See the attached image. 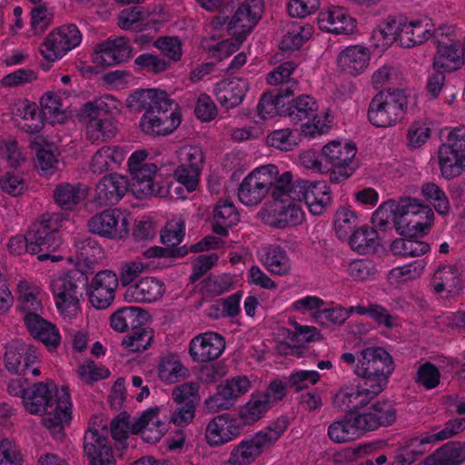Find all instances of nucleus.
Returning <instances> with one entry per match:
<instances>
[{
	"label": "nucleus",
	"instance_id": "1",
	"mask_svg": "<svg viewBox=\"0 0 465 465\" xmlns=\"http://www.w3.org/2000/svg\"><path fill=\"white\" fill-rule=\"evenodd\" d=\"M72 406L68 388L57 389L53 381L34 383L27 388L24 397L27 412L45 414L43 424L56 440H62L65 436L64 428L72 420Z\"/></svg>",
	"mask_w": 465,
	"mask_h": 465
},
{
	"label": "nucleus",
	"instance_id": "2",
	"mask_svg": "<svg viewBox=\"0 0 465 465\" xmlns=\"http://www.w3.org/2000/svg\"><path fill=\"white\" fill-rule=\"evenodd\" d=\"M433 213L418 200L404 197L399 201L388 200L379 206L371 216L372 224L386 231L392 222L399 234L412 235L430 227Z\"/></svg>",
	"mask_w": 465,
	"mask_h": 465
},
{
	"label": "nucleus",
	"instance_id": "3",
	"mask_svg": "<svg viewBox=\"0 0 465 465\" xmlns=\"http://www.w3.org/2000/svg\"><path fill=\"white\" fill-rule=\"evenodd\" d=\"M264 12V0H244L242 3L232 1L225 5L221 13L211 22L214 30H219L226 25L227 32L233 36L236 44L226 40L218 43L216 50L225 53L226 55L232 54L239 48L246 35H249L257 25Z\"/></svg>",
	"mask_w": 465,
	"mask_h": 465
},
{
	"label": "nucleus",
	"instance_id": "4",
	"mask_svg": "<svg viewBox=\"0 0 465 465\" xmlns=\"http://www.w3.org/2000/svg\"><path fill=\"white\" fill-rule=\"evenodd\" d=\"M395 370L392 356L382 347H368L357 354L353 372L361 379L365 391L375 396L388 386L390 377Z\"/></svg>",
	"mask_w": 465,
	"mask_h": 465
},
{
	"label": "nucleus",
	"instance_id": "5",
	"mask_svg": "<svg viewBox=\"0 0 465 465\" xmlns=\"http://www.w3.org/2000/svg\"><path fill=\"white\" fill-rule=\"evenodd\" d=\"M289 426L285 416L276 419L266 429L242 440L231 451L230 465H251L262 453L277 441Z\"/></svg>",
	"mask_w": 465,
	"mask_h": 465
},
{
	"label": "nucleus",
	"instance_id": "6",
	"mask_svg": "<svg viewBox=\"0 0 465 465\" xmlns=\"http://www.w3.org/2000/svg\"><path fill=\"white\" fill-rule=\"evenodd\" d=\"M61 227L60 214L49 213L42 214L29 229L31 254H37V259L42 262L49 259L53 262L60 260L59 256L53 253L59 250L63 242Z\"/></svg>",
	"mask_w": 465,
	"mask_h": 465
},
{
	"label": "nucleus",
	"instance_id": "7",
	"mask_svg": "<svg viewBox=\"0 0 465 465\" xmlns=\"http://www.w3.org/2000/svg\"><path fill=\"white\" fill-rule=\"evenodd\" d=\"M88 280L84 270H72L51 281L50 288L61 313L72 317L80 312V298L88 286Z\"/></svg>",
	"mask_w": 465,
	"mask_h": 465
},
{
	"label": "nucleus",
	"instance_id": "8",
	"mask_svg": "<svg viewBox=\"0 0 465 465\" xmlns=\"http://www.w3.org/2000/svg\"><path fill=\"white\" fill-rule=\"evenodd\" d=\"M408 98L403 90L394 88L378 93L370 102L368 120L375 127L387 128L403 119Z\"/></svg>",
	"mask_w": 465,
	"mask_h": 465
},
{
	"label": "nucleus",
	"instance_id": "9",
	"mask_svg": "<svg viewBox=\"0 0 465 465\" xmlns=\"http://www.w3.org/2000/svg\"><path fill=\"white\" fill-rule=\"evenodd\" d=\"M108 96L87 102L81 111V119L85 124L86 139L92 143L105 142L115 136L117 128L109 116Z\"/></svg>",
	"mask_w": 465,
	"mask_h": 465
},
{
	"label": "nucleus",
	"instance_id": "10",
	"mask_svg": "<svg viewBox=\"0 0 465 465\" xmlns=\"http://www.w3.org/2000/svg\"><path fill=\"white\" fill-rule=\"evenodd\" d=\"M165 105L161 103L141 117L139 125L143 133L151 136H164L172 134L182 122L178 104L168 95Z\"/></svg>",
	"mask_w": 465,
	"mask_h": 465
},
{
	"label": "nucleus",
	"instance_id": "11",
	"mask_svg": "<svg viewBox=\"0 0 465 465\" xmlns=\"http://www.w3.org/2000/svg\"><path fill=\"white\" fill-rule=\"evenodd\" d=\"M282 117H287L293 125H300L305 135L313 137L321 132V119L318 116L317 101L307 94H302L285 103Z\"/></svg>",
	"mask_w": 465,
	"mask_h": 465
},
{
	"label": "nucleus",
	"instance_id": "12",
	"mask_svg": "<svg viewBox=\"0 0 465 465\" xmlns=\"http://www.w3.org/2000/svg\"><path fill=\"white\" fill-rule=\"evenodd\" d=\"M443 177L452 179L465 172V126L454 128L438 151Z\"/></svg>",
	"mask_w": 465,
	"mask_h": 465
},
{
	"label": "nucleus",
	"instance_id": "13",
	"mask_svg": "<svg viewBox=\"0 0 465 465\" xmlns=\"http://www.w3.org/2000/svg\"><path fill=\"white\" fill-rule=\"evenodd\" d=\"M276 165L266 164L253 169L240 183L238 198L246 206H256L269 193L275 181Z\"/></svg>",
	"mask_w": 465,
	"mask_h": 465
},
{
	"label": "nucleus",
	"instance_id": "14",
	"mask_svg": "<svg viewBox=\"0 0 465 465\" xmlns=\"http://www.w3.org/2000/svg\"><path fill=\"white\" fill-rule=\"evenodd\" d=\"M465 430V418H456L447 421L440 431L422 438H412L402 448L401 453L395 456V460L391 465H411L420 456L425 453V445L440 441L453 437Z\"/></svg>",
	"mask_w": 465,
	"mask_h": 465
},
{
	"label": "nucleus",
	"instance_id": "15",
	"mask_svg": "<svg viewBox=\"0 0 465 465\" xmlns=\"http://www.w3.org/2000/svg\"><path fill=\"white\" fill-rule=\"evenodd\" d=\"M356 152L355 144L342 143L340 141H332L322 147V159L331 166L330 180L331 183H339L354 173L353 159Z\"/></svg>",
	"mask_w": 465,
	"mask_h": 465
},
{
	"label": "nucleus",
	"instance_id": "16",
	"mask_svg": "<svg viewBox=\"0 0 465 465\" xmlns=\"http://www.w3.org/2000/svg\"><path fill=\"white\" fill-rule=\"evenodd\" d=\"M106 423L90 422L84 437V451L89 465H116L108 439Z\"/></svg>",
	"mask_w": 465,
	"mask_h": 465
},
{
	"label": "nucleus",
	"instance_id": "17",
	"mask_svg": "<svg viewBox=\"0 0 465 465\" xmlns=\"http://www.w3.org/2000/svg\"><path fill=\"white\" fill-rule=\"evenodd\" d=\"M82 42V34L74 24L64 25L50 32L43 42L40 52L48 62L60 60Z\"/></svg>",
	"mask_w": 465,
	"mask_h": 465
},
{
	"label": "nucleus",
	"instance_id": "18",
	"mask_svg": "<svg viewBox=\"0 0 465 465\" xmlns=\"http://www.w3.org/2000/svg\"><path fill=\"white\" fill-rule=\"evenodd\" d=\"M90 232L107 239H123L129 232V223L119 209H107L93 215L87 223Z\"/></svg>",
	"mask_w": 465,
	"mask_h": 465
},
{
	"label": "nucleus",
	"instance_id": "19",
	"mask_svg": "<svg viewBox=\"0 0 465 465\" xmlns=\"http://www.w3.org/2000/svg\"><path fill=\"white\" fill-rule=\"evenodd\" d=\"M185 234V224L182 220H172L166 223L161 231V242L169 248L171 256L183 257L189 251L192 252H199L209 250L213 247V242H215L214 237H205L198 243H195L188 249L186 245L178 247L182 242Z\"/></svg>",
	"mask_w": 465,
	"mask_h": 465
},
{
	"label": "nucleus",
	"instance_id": "20",
	"mask_svg": "<svg viewBox=\"0 0 465 465\" xmlns=\"http://www.w3.org/2000/svg\"><path fill=\"white\" fill-rule=\"evenodd\" d=\"M119 279L113 271L103 270L95 273L84 288L91 305L99 310L108 308L114 302Z\"/></svg>",
	"mask_w": 465,
	"mask_h": 465
},
{
	"label": "nucleus",
	"instance_id": "21",
	"mask_svg": "<svg viewBox=\"0 0 465 465\" xmlns=\"http://www.w3.org/2000/svg\"><path fill=\"white\" fill-rule=\"evenodd\" d=\"M157 171V165L151 163L130 172L132 178L130 186L137 198L148 195L167 197L170 194V184L167 182L153 181Z\"/></svg>",
	"mask_w": 465,
	"mask_h": 465
},
{
	"label": "nucleus",
	"instance_id": "22",
	"mask_svg": "<svg viewBox=\"0 0 465 465\" xmlns=\"http://www.w3.org/2000/svg\"><path fill=\"white\" fill-rule=\"evenodd\" d=\"M225 349L224 338L214 331L193 337L189 343V354L193 361L209 362L219 358Z\"/></svg>",
	"mask_w": 465,
	"mask_h": 465
},
{
	"label": "nucleus",
	"instance_id": "23",
	"mask_svg": "<svg viewBox=\"0 0 465 465\" xmlns=\"http://www.w3.org/2000/svg\"><path fill=\"white\" fill-rule=\"evenodd\" d=\"M132 52L133 48L125 37L108 39L96 45L93 61L102 66H114L128 61Z\"/></svg>",
	"mask_w": 465,
	"mask_h": 465
},
{
	"label": "nucleus",
	"instance_id": "24",
	"mask_svg": "<svg viewBox=\"0 0 465 465\" xmlns=\"http://www.w3.org/2000/svg\"><path fill=\"white\" fill-rule=\"evenodd\" d=\"M320 29L335 35H348L356 28V20L347 9L341 6H331L318 15Z\"/></svg>",
	"mask_w": 465,
	"mask_h": 465
},
{
	"label": "nucleus",
	"instance_id": "25",
	"mask_svg": "<svg viewBox=\"0 0 465 465\" xmlns=\"http://www.w3.org/2000/svg\"><path fill=\"white\" fill-rule=\"evenodd\" d=\"M241 427L229 414L214 417L206 426L205 440L210 446L223 445L238 436Z\"/></svg>",
	"mask_w": 465,
	"mask_h": 465
},
{
	"label": "nucleus",
	"instance_id": "26",
	"mask_svg": "<svg viewBox=\"0 0 465 465\" xmlns=\"http://www.w3.org/2000/svg\"><path fill=\"white\" fill-rule=\"evenodd\" d=\"M129 187L130 183L125 176L117 173L104 176L96 184L94 201L99 205L116 204Z\"/></svg>",
	"mask_w": 465,
	"mask_h": 465
},
{
	"label": "nucleus",
	"instance_id": "27",
	"mask_svg": "<svg viewBox=\"0 0 465 465\" xmlns=\"http://www.w3.org/2000/svg\"><path fill=\"white\" fill-rule=\"evenodd\" d=\"M133 434H142V438L148 443L158 442L164 431L165 424L159 420V409L149 408L130 424Z\"/></svg>",
	"mask_w": 465,
	"mask_h": 465
},
{
	"label": "nucleus",
	"instance_id": "28",
	"mask_svg": "<svg viewBox=\"0 0 465 465\" xmlns=\"http://www.w3.org/2000/svg\"><path fill=\"white\" fill-rule=\"evenodd\" d=\"M249 90V83L244 78L224 79L215 84L213 93L220 104L231 109L239 106Z\"/></svg>",
	"mask_w": 465,
	"mask_h": 465
},
{
	"label": "nucleus",
	"instance_id": "29",
	"mask_svg": "<svg viewBox=\"0 0 465 465\" xmlns=\"http://www.w3.org/2000/svg\"><path fill=\"white\" fill-rule=\"evenodd\" d=\"M434 35V25L428 17L401 23L400 45L411 48L424 44Z\"/></svg>",
	"mask_w": 465,
	"mask_h": 465
},
{
	"label": "nucleus",
	"instance_id": "30",
	"mask_svg": "<svg viewBox=\"0 0 465 465\" xmlns=\"http://www.w3.org/2000/svg\"><path fill=\"white\" fill-rule=\"evenodd\" d=\"M261 263L272 274L286 276L291 273L292 262L283 247L279 244H267L258 251Z\"/></svg>",
	"mask_w": 465,
	"mask_h": 465
},
{
	"label": "nucleus",
	"instance_id": "31",
	"mask_svg": "<svg viewBox=\"0 0 465 465\" xmlns=\"http://www.w3.org/2000/svg\"><path fill=\"white\" fill-rule=\"evenodd\" d=\"M24 322L29 333L35 340L43 342L51 351L58 348L61 343V335L54 323L41 315L25 316Z\"/></svg>",
	"mask_w": 465,
	"mask_h": 465
},
{
	"label": "nucleus",
	"instance_id": "32",
	"mask_svg": "<svg viewBox=\"0 0 465 465\" xmlns=\"http://www.w3.org/2000/svg\"><path fill=\"white\" fill-rule=\"evenodd\" d=\"M431 286L437 294L443 292L451 296L458 295L462 289L461 272L457 265H440L434 272Z\"/></svg>",
	"mask_w": 465,
	"mask_h": 465
},
{
	"label": "nucleus",
	"instance_id": "33",
	"mask_svg": "<svg viewBox=\"0 0 465 465\" xmlns=\"http://www.w3.org/2000/svg\"><path fill=\"white\" fill-rule=\"evenodd\" d=\"M128 151L121 145L103 146L93 155L90 168L94 173L101 174L117 169Z\"/></svg>",
	"mask_w": 465,
	"mask_h": 465
},
{
	"label": "nucleus",
	"instance_id": "34",
	"mask_svg": "<svg viewBox=\"0 0 465 465\" xmlns=\"http://www.w3.org/2000/svg\"><path fill=\"white\" fill-rule=\"evenodd\" d=\"M377 396L365 391V388L358 383L357 386H345L340 389L333 399L334 407L343 411H355L364 403H370Z\"/></svg>",
	"mask_w": 465,
	"mask_h": 465
},
{
	"label": "nucleus",
	"instance_id": "35",
	"mask_svg": "<svg viewBox=\"0 0 465 465\" xmlns=\"http://www.w3.org/2000/svg\"><path fill=\"white\" fill-rule=\"evenodd\" d=\"M370 52L367 47L351 45L345 48L338 57L341 71L351 75H359L368 67Z\"/></svg>",
	"mask_w": 465,
	"mask_h": 465
},
{
	"label": "nucleus",
	"instance_id": "36",
	"mask_svg": "<svg viewBox=\"0 0 465 465\" xmlns=\"http://www.w3.org/2000/svg\"><path fill=\"white\" fill-rule=\"evenodd\" d=\"M37 357L30 352V350L22 343H13L6 347L5 353V365L6 370L13 373L21 375L30 370Z\"/></svg>",
	"mask_w": 465,
	"mask_h": 465
},
{
	"label": "nucleus",
	"instance_id": "37",
	"mask_svg": "<svg viewBox=\"0 0 465 465\" xmlns=\"http://www.w3.org/2000/svg\"><path fill=\"white\" fill-rule=\"evenodd\" d=\"M164 285L153 277L142 278L138 282L130 285L124 297L136 302H152L160 298L164 292Z\"/></svg>",
	"mask_w": 465,
	"mask_h": 465
},
{
	"label": "nucleus",
	"instance_id": "38",
	"mask_svg": "<svg viewBox=\"0 0 465 465\" xmlns=\"http://www.w3.org/2000/svg\"><path fill=\"white\" fill-rule=\"evenodd\" d=\"M147 312L140 307H121L110 316V326L116 331L125 332L143 325Z\"/></svg>",
	"mask_w": 465,
	"mask_h": 465
},
{
	"label": "nucleus",
	"instance_id": "39",
	"mask_svg": "<svg viewBox=\"0 0 465 465\" xmlns=\"http://www.w3.org/2000/svg\"><path fill=\"white\" fill-rule=\"evenodd\" d=\"M213 231L222 236L227 235L228 230L240 221V214L232 201L229 199L217 202L213 211Z\"/></svg>",
	"mask_w": 465,
	"mask_h": 465
},
{
	"label": "nucleus",
	"instance_id": "40",
	"mask_svg": "<svg viewBox=\"0 0 465 465\" xmlns=\"http://www.w3.org/2000/svg\"><path fill=\"white\" fill-rule=\"evenodd\" d=\"M74 246L80 265L83 264L86 268L84 272L87 275L93 274L97 259L101 258L103 254V249L98 242L90 236H76L74 238Z\"/></svg>",
	"mask_w": 465,
	"mask_h": 465
},
{
	"label": "nucleus",
	"instance_id": "41",
	"mask_svg": "<svg viewBox=\"0 0 465 465\" xmlns=\"http://www.w3.org/2000/svg\"><path fill=\"white\" fill-rule=\"evenodd\" d=\"M464 46L461 48L460 43L439 45L432 67L447 73L456 71L464 64Z\"/></svg>",
	"mask_w": 465,
	"mask_h": 465
},
{
	"label": "nucleus",
	"instance_id": "42",
	"mask_svg": "<svg viewBox=\"0 0 465 465\" xmlns=\"http://www.w3.org/2000/svg\"><path fill=\"white\" fill-rule=\"evenodd\" d=\"M304 212L300 203H291L275 208L267 217L266 223L277 229L301 224L304 220Z\"/></svg>",
	"mask_w": 465,
	"mask_h": 465
},
{
	"label": "nucleus",
	"instance_id": "43",
	"mask_svg": "<svg viewBox=\"0 0 465 465\" xmlns=\"http://www.w3.org/2000/svg\"><path fill=\"white\" fill-rule=\"evenodd\" d=\"M14 114L21 118L18 125L28 134H37L44 127V115L35 103L27 100L15 105Z\"/></svg>",
	"mask_w": 465,
	"mask_h": 465
},
{
	"label": "nucleus",
	"instance_id": "44",
	"mask_svg": "<svg viewBox=\"0 0 465 465\" xmlns=\"http://www.w3.org/2000/svg\"><path fill=\"white\" fill-rule=\"evenodd\" d=\"M353 418V413L349 411L342 419L331 422L328 428L330 440L335 443H345L359 439L361 432Z\"/></svg>",
	"mask_w": 465,
	"mask_h": 465
},
{
	"label": "nucleus",
	"instance_id": "45",
	"mask_svg": "<svg viewBox=\"0 0 465 465\" xmlns=\"http://www.w3.org/2000/svg\"><path fill=\"white\" fill-rule=\"evenodd\" d=\"M169 94L163 90L158 89H140L132 93L126 99L127 107L134 112H148L154 105L163 103Z\"/></svg>",
	"mask_w": 465,
	"mask_h": 465
},
{
	"label": "nucleus",
	"instance_id": "46",
	"mask_svg": "<svg viewBox=\"0 0 465 465\" xmlns=\"http://www.w3.org/2000/svg\"><path fill=\"white\" fill-rule=\"evenodd\" d=\"M331 203V189L327 183L324 181L311 183L306 197L309 211L314 215H320Z\"/></svg>",
	"mask_w": 465,
	"mask_h": 465
},
{
	"label": "nucleus",
	"instance_id": "47",
	"mask_svg": "<svg viewBox=\"0 0 465 465\" xmlns=\"http://www.w3.org/2000/svg\"><path fill=\"white\" fill-rule=\"evenodd\" d=\"M271 409L266 396L260 392L252 393L249 401L241 406L239 418L243 425H252L262 418Z\"/></svg>",
	"mask_w": 465,
	"mask_h": 465
},
{
	"label": "nucleus",
	"instance_id": "48",
	"mask_svg": "<svg viewBox=\"0 0 465 465\" xmlns=\"http://www.w3.org/2000/svg\"><path fill=\"white\" fill-rule=\"evenodd\" d=\"M289 96L283 93L282 87L277 91L264 93L257 105L259 116L263 120L271 119L275 115L282 116V111L285 108V99Z\"/></svg>",
	"mask_w": 465,
	"mask_h": 465
},
{
	"label": "nucleus",
	"instance_id": "49",
	"mask_svg": "<svg viewBox=\"0 0 465 465\" xmlns=\"http://www.w3.org/2000/svg\"><path fill=\"white\" fill-rule=\"evenodd\" d=\"M298 64L292 61H287L277 67L267 74V84L270 85L282 84L283 93L287 95H292L294 90L298 87V82L291 75L293 74Z\"/></svg>",
	"mask_w": 465,
	"mask_h": 465
},
{
	"label": "nucleus",
	"instance_id": "50",
	"mask_svg": "<svg viewBox=\"0 0 465 465\" xmlns=\"http://www.w3.org/2000/svg\"><path fill=\"white\" fill-rule=\"evenodd\" d=\"M313 34V27L307 23H293L280 41V48L284 51L297 50L307 42Z\"/></svg>",
	"mask_w": 465,
	"mask_h": 465
},
{
	"label": "nucleus",
	"instance_id": "51",
	"mask_svg": "<svg viewBox=\"0 0 465 465\" xmlns=\"http://www.w3.org/2000/svg\"><path fill=\"white\" fill-rule=\"evenodd\" d=\"M349 242L351 249L360 254L373 252L379 245L378 232L374 228L361 226L353 232Z\"/></svg>",
	"mask_w": 465,
	"mask_h": 465
},
{
	"label": "nucleus",
	"instance_id": "52",
	"mask_svg": "<svg viewBox=\"0 0 465 465\" xmlns=\"http://www.w3.org/2000/svg\"><path fill=\"white\" fill-rule=\"evenodd\" d=\"M400 28L401 23L398 24L394 19L381 23L372 32L373 45L377 49L385 50L394 42L398 41L400 43Z\"/></svg>",
	"mask_w": 465,
	"mask_h": 465
},
{
	"label": "nucleus",
	"instance_id": "53",
	"mask_svg": "<svg viewBox=\"0 0 465 465\" xmlns=\"http://www.w3.org/2000/svg\"><path fill=\"white\" fill-rule=\"evenodd\" d=\"M153 331L144 324L134 328L123 338L122 346L130 352H141L147 350L153 341Z\"/></svg>",
	"mask_w": 465,
	"mask_h": 465
},
{
	"label": "nucleus",
	"instance_id": "54",
	"mask_svg": "<svg viewBox=\"0 0 465 465\" xmlns=\"http://www.w3.org/2000/svg\"><path fill=\"white\" fill-rule=\"evenodd\" d=\"M425 230L412 235H404L405 239L395 240L391 244L394 253L406 257H418L427 253L430 249L429 243L414 238L417 234H422Z\"/></svg>",
	"mask_w": 465,
	"mask_h": 465
},
{
	"label": "nucleus",
	"instance_id": "55",
	"mask_svg": "<svg viewBox=\"0 0 465 465\" xmlns=\"http://www.w3.org/2000/svg\"><path fill=\"white\" fill-rule=\"evenodd\" d=\"M54 200L64 210L74 209L84 197L78 184L63 183L58 184L54 191Z\"/></svg>",
	"mask_w": 465,
	"mask_h": 465
},
{
	"label": "nucleus",
	"instance_id": "56",
	"mask_svg": "<svg viewBox=\"0 0 465 465\" xmlns=\"http://www.w3.org/2000/svg\"><path fill=\"white\" fill-rule=\"evenodd\" d=\"M153 46L161 52L170 66L183 57V43L178 36H160L153 42Z\"/></svg>",
	"mask_w": 465,
	"mask_h": 465
},
{
	"label": "nucleus",
	"instance_id": "57",
	"mask_svg": "<svg viewBox=\"0 0 465 465\" xmlns=\"http://www.w3.org/2000/svg\"><path fill=\"white\" fill-rule=\"evenodd\" d=\"M188 373L182 362L173 356L162 358L158 366V376L161 381L167 383H175Z\"/></svg>",
	"mask_w": 465,
	"mask_h": 465
},
{
	"label": "nucleus",
	"instance_id": "58",
	"mask_svg": "<svg viewBox=\"0 0 465 465\" xmlns=\"http://www.w3.org/2000/svg\"><path fill=\"white\" fill-rule=\"evenodd\" d=\"M441 465H460L465 461V441H450L435 450Z\"/></svg>",
	"mask_w": 465,
	"mask_h": 465
},
{
	"label": "nucleus",
	"instance_id": "59",
	"mask_svg": "<svg viewBox=\"0 0 465 465\" xmlns=\"http://www.w3.org/2000/svg\"><path fill=\"white\" fill-rule=\"evenodd\" d=\"M148 17L149 12L144 7L135 5L124 8L119 13L117 25L124 30L135 29Z\"/></svg>",
	"mask_w": 465,
	"mask_h": 465
},
{
	"label": "nucleus",
	"instance_id": "60",
	"mask_svg": "<svg viewBox=\"0 0 465 465\" xmlns=\"http://www.w3.org/2000/svg\"><path fill=\"white\" fill-rule=\"evenodd\" d=\"M134 65L140 70L153 74L163 73L171 68L165 58L152 53H143L138 55L134 59Z\"/></svg>",
	"mask_w": 465,
	"mask_h": 465
},
{
	"label": "nucleus",
	"instance_id": "61",
	"mask_svg": "<svg viewBox=\"0 0 465 465\" xmlns=\"http://www.w3.org/2000/svg\"><path fill=\"white\" fill-rule=\"evenodd\" d=\"M421 192L426 200L430 203L440 214H447L450 212V203L446 193L436 183H425Z\"/></svg>",
	"mask_w": 465,
	"mask_h": 465
},
{
	"label": "nucleus",
	"instance_id": "62",
	"mask_svg": "<svg viewBox=\"0 0 465 465\" xmlns=\"http://www.w3.org/2000/svg\"><path fill=\"white\" fill-rule=\"evenodd\" d=\"M219 386L224 395L235 403V400L245 394L250 387L251 381L246 376H236L222 381Z\"/></svg>",
	"mask_w": 465,
	"mask_h": 465
},
{
	"label": "nucleus",
	"instance_id": "63",
	"mask_svg": "<svg viewBox=\"0 0 465 465\" xmlns=\"http://www.w3.org/2000/svg\"><path fill=\"white\" fill-rule=\"evenodd\" d=\"M42 114L45 117H53L54 120L61 121L64 115V106L60 95L56 93L48 92L42 96L40 101Z\"/></svg>",
	"mask_w": 465,
	"mask_h": 465
},
{
	"label": "nucleus",
	"instance_id": "64",
	"mask_svg": "<svg viewBox=\"0 0 465 465\" xmlns=\"http://www.w3.org/2000/svg\"><path fill=\"white\" fill-rule=\"evenodd\" d=\"M358 217L353 211L341 207L337 210L334 228L340 237L347 236L356 227Z\"/></svg>",
	"mask_w": 465,
	"mask_h": 465
}]
</instances>
